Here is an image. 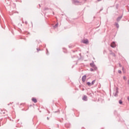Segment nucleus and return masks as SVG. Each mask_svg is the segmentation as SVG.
Listing matches in <instances>:
<instances>
[{"label":"nucleus","mask_w":129,"mask_h":129,"mask_svg":"<svg viewBox=\"0 0 129 129\" xmlns=\"http://www.w3.org/2000/svg\"><path fill=\"white\" fill-rule=\"evenodd\" d=\"M37 52H39V51H40V49L37 48Z\"/></svg>","instance_id":"obj_19"},{"label":"nucleus","mask_w":129,"mask_h":129,"mask_svg":"<svg viewBox=\"0 0 129 129\" xmlns=\"http://www.w3.org/2000/svg\"><path fill=\"white\" fill-rule=\"evenodd\" d=\"M118 73H119V74H121V71L118 70Z\"/></svg>","instance_id":"obj_17"},{"label":"nucleus","mask_w":129,"mask_h":129,"mask_svg":"<svg viewBox=\"0 0 129 129\" xmlns=\"http://www.w3.org/2000/svg\"><path fill=\"white\" fill-rule=\"evenodd\" d=\"M101 0H97L98 2H100Z\"/></svg>","instance_id":"obj_22"},{"label":"nucleus","mask_w":129,"mask_h":129,"mask_svg":"<svg viewBox=\"0 0 129 129\" xmlns=\"http://www.w3.org/2000/svg\"><path fill=\"white\" fill-rule=\"evenodd\" d=\"M83 100H84V101H87V96H86V95L84 96L83 97Z\"/></svg>","instance_id":"obj_8"},{"label":"nucleus","mask_w":129,"mask_h":129,"mask_svg":"<svg viewBox=\"0 0 129 129\" xmlns=\"http://www.w3.org/2000/svg\"><path fill=\"white\" fill-rule=\"evenodd\" d=\"M119 67H121V64H119Z\"/></svg>","instance_id":"obj_20"},{"label":"nucleus","mask_w":129,"mask_h":129,"mask_svg":"<svg viewBox=\"0 0 129 129\" xmlns=\"http://www.w3.org/2000/svg\"><path fill=\"white\" fill-rule=\"evenodd\" d=\"M94 83H95V80H93V81L91 82V84L92 85H93V84H94Z\"/></svg>","instance_id":"obj_14"},{"label":"nucleus","mask_w":129,"mask_h":129,"mask_svg":"<svg viewBox=\"0 0 129 129\" xmlns=\"http://www.w3.org/2000/svg\"><path fill=\"white\" fill-rule=\"evenodd\" d=\"M118 93V90L116 89L115 93H113L114 96H117Z\"/></svg>","instance_id":"obj_6"},{"label":"nucleus","mask_w":129,"mask_h":129,"mask_svg":"<svg viewBox=\"0 0 129 129\" xmlns=\"http://www.w3.org/2000/svg\"><path fill=\"white\" fill-rule=\"evenodd\" d=\"M82 80L83 82H85V81L86 80V75H84L82 78Z\"/></svg>","instance_id":"obj_5"},{"label":"nucleus","mask_w":129,"mask_h":129,"mask_svg":"<svg viewBox=\"0 0 129 129\" xmlns=\"http://www.w3.org/2000/svg\"><path fill=\"white\" fill-rule=\"evenodd\" d=\"M25 24L26 25H27V24H28V22H27V21H25Z\"/></svg>","instance_id":"obj_18"},{"label":"nucleus","mask_w":129,"mask_h":129,"mask_svg":"<svg viewBox=\"0 0 129 129\" xmlns=\"http://www.w3.org/2000/svg\"><path fill=\"white\" fill-rule=\"evenodd\" d=\"M90 65L91 67H92V68H93L95 71L97 70V67L95 66V64H94V62L93 61L92 63H90Z\"/></svg>","instance_id":"obj_2"},{"label":"nucleus","mask_w":129,"mask_h":129,"mask_svg":"<svg viewBox=\"0 0 129 129\" xmlns=\"http://www.w3.org/2000/svg\"><path fill=\"white\" fill-rule=\"evenodd\" d=\"M85 1H86V0H85Z\"/></svg>","instance_id":"obj_26"},{"label":"nucleus","mask_w":129,"mask_h":129,"mask_svg":"<svg viewBox=\"0 0 129 129\" xmlns=\"http://www.w3.org/2000/svg\"><path fill=\"white\" fill-rule=\"evenodd\" d=\"M115 25L116 26V28H117V29H118V28H119V25H118V23H115Z\"/></svg>","instance_id":"obj_10"},{"label":"nucleus","mask_w":129,"mask_h":129,"mask_svg":"<svg viewBox=\"0 0 129 129\" xmlns=\"http://www.w3.org/2000/svg\"><path fill=\"white\" fill-rule=\"evenodd\" d=\"M90 71H91V72H92L94 71V69H92V68H91V69H90Z\"/></svg>","instance_id":"obj_16"},{"label":"nucleus","mask_w":129,"mask_h":129,"mask_svg":"<svg viewBox=\"0 0 129 129\" xmlns=\"http://www.w3.org/2000/svg\"><path fill=\"white\" fill-rule=\"evenodd\" d=\"M46 51H48V49H46Z\"/></svg>","instance_id":"obj_24"},{"label":"nucleus","mask_w":129,"mask_h":129,"mask_svg":"<svg viewBox=\"0 0 129 129\" xmlns=\"http://www.w3.org/2000/svg\"><path fill=\"white\" fill-rule=\"evenodd\" d=\"M72 2L73 4L76 6H79V5H81V2L78 1V0H72Z\"/></svg>","instance_id":"obj_1"},{"label":"nucleus","mask_w":129,"mask_h":129,"mask_svg":"<svg viewBox=\"0 0 129 129\" xmlns=\"http://www.w3.org/2000/svg\"><path fill=\"white\" fill-rule=\"evenodd\" d=\"M122 18V15H121V16H120V17H118L117 18V20H116L117 22H119V21H120V20H121Z\"/></svg>","instance_id":"obj_7"},{"label":"nucleus","mask_w":129,"mask_h":129,"mask_svg":"<svg viewBox=\"0 0 129 129\" xmlns=\"http://www.w3.org/2000/svg\"><path fill=\"white\" fill-rule=\"evenodd\" d=\"M82 42L84 44H86V45H88V44L89 43V41H88V39H86L82 41Z\"/></svg>","instance_id":"obj_4"},{"label":"nucleus","mask_w":129,"mask_h":129,"mask_svg":"<svg viewBox=\"0 0 129 129\" xmlns=\"http://www.w3.org/2000/svg\"><path fill=\"white\" fill-rule=\"evenodd\" d=\"M32 101L34 102V103H37V99L35 98H32Z\"/></svg>","instance_id":"obj_9"},{"label":"nucleus","mask_w":129,"mask_h":129,"mask_svg":"<svg viewBox=\"0 0 129 129\" xmlns=\"http://www.w3.org/2000/svg\"><path fill=\"white\" fill-rule=\"evenodd\" d=\"M39 7H41V6L39 5Z\"/></svg>","instance_id":"obj_25"},{"label":"nucleus","mask_w":129,"mask_h":129,"mask_svg":"<svg viewBox=\"0 0 129 129\" xmlns=\"http://www.w3.org/2000/svg\"><path fill=\"white\" fill-rule=\"evenodd\" d=\"M47 119H49V117H47Z\"/></svg>","instance_id":"obj_23"},{"label":"nucleus","mask_w":129,"mask_h":129,"mask_svg":"<svg viewBox=\"0 0 129 129\" xmlns=\"http://www.w3.org/2000/svg\"><path fill=\"white\" fill-rule=\"evenodd\" d=\"M58 23H57L54 26V28H57L58 27Z\"/></svg>","instance_id":"obj_13"},{"label":"nucleus","mask_w":129,"mask_h":129,"mask_svg":"<svg viewBox=\"0 0 129 129\" xmlns=\"http://www.w3.org/2000/svg\"><path fill=\"white\" fill-rule=\"evenodd\" d=\"M110 47L112 48H115L116 47V44H115V42L113 41L110 45Z\"/></svg>","instance_id":"obj_3"},{"label":"nucleus","mask_w":129,"mask_h":129,"mask_svg":"<svg viewBox=\"0 0 129 129\" xmlns=\"http://www.w3.org/2000/svg\"><path fill=\"white\" fill-rule=\"evenodd\" d=\"M123 79H125V77H123Z\"/></svg>","instance_id":"obj_21"},{"label":"nucleus","mask_w":129,"mask_h":129,"mask_svg":"<svg viewBox=\"0 0 129 129\" xmlns=\"http://www.w3.org/2000/svg\"><path fill=\"white\" fill-rule=\"evenodd\" d=\"M65 126H66V127H70V125L69 123H66V124H65Z\"/></svg>","instance_id":"obj_11"},{"label":"nucleus","mask_w":129,"mask_h":129,"mask_svg":"<svg viewBox=\"0 0 129 129\" xmlns=\"http://www.w3.org/2000/svg\"><path fill=\"white\" fill-rule=\"evenodd\" d=\"M119 104H122V101L121 100H119Z\"/></svg>","instance_id":"obj_15"},{"label":"nucleus","mask_w":129,"mask_h":129,"mask_svg":"<svg viewBox=\"0 0 129 129\" xmlns=\"http://www.w3.org/2000/svg\"><path fill=\"white\" fill-rule=\"evenodd\" d=\"M87 84L88 85V86H90V85H91V83H90V82H88Z\"/></svg>","instance_id":"obj_12"}]
</instances>
